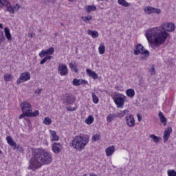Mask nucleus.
<instances>
[{"label": "nucleus", "instance_id": "c9c22d12", "mask_svg": "<svg viewBox=\"0 0 176 176\" xmlns=\"http://www.w3.org/2000/svg\"><path fill=\"white\" fill-rule=\"evenodd\" d=\"M73 85L74 86H80V85H82V82H80V80H78V79H76V78H74L73 80V82H72Z\"/></svg>", "mask_w": 176, "mask_h": 176}, {"label": "nucleus", "instance_id": "473e14b6", "mask_svg": "<svg viewBox=\"0 0 176 176\" xmlns=\"http://www.w3.org/2000/svg\"><path fill=\"white\" fill-rule=\"evenodd\" d=\"M47 60H52V56H47L44 58H43L41 60V61L40 62L41 65H43V64H45V63H46V61H47Z\"/></svg>", "mask_w": 176, "mask_h": 176}, {"label": "nucleus", "instance_id": "b1692460", "mask_svg": "<svg viewBox=\"0 0 176 176\" xmlns=\"http://www.w3.org/2000/svg\"><path fill=\"white\" fill-rule=\"evenodd\" d=\"M50 134L52 137V141H58L59 138L55 131L50 130Z\"/></svg>", "mask_w": 176, "mask_h": 176}, {"label": "nucleus", "instance_id": "f704fd0d", "mask_svg": "<svg viewBox=\"0 0 176 176\" xmlns=\"http://www.w3.org/2000/svg\"><path fill=\"white\" fill-rule=\"evenodd\" d=\"M0 3L1 4V8H3V6H6V8L10 3L9 1L7 0H0Z\"/></svg>", "mask_w": 176, "mask_h": 176}, {"label": "nucleus", "instance_id": "8fccbe9b", "mask_svg": "<svg viewBox=\"0 0 176 176\" xmlns=\"http://www.w3.org/2000/svg\"><path fill=\"white\" fill-rule=\"evenodd\" d=\"M80 82H82V85H83V83L85 85L86 83H87V81H86L85 80H80Z\"/></svg>", "mask_w": 176, "mask_h": 176}, {"label": "nucleus", "instance_id": "e433bc0d", "mask_svg": "<svg viewBox=\"0 0 176 176\" xmlns=\"http://www.w3.org/2000/svg\"><path fill=\"white\" fill-rule=\"evenodd\" d=\"M43 123L44 124H47V126H49V124H52V119H50L49 117H45Z\"/></svg>", "mask_w": 176, "mask_h": 176}, {"label": "nucleus", "instance_id": "a18cd8bd", "mask_svg": "<svg viewBox=\"0 0 176 176\" xmlns=\"http://www.w3.org/2000/svg\"><path fill=\"white\" fill-rule=\"evenodd\" d=\"M115 114H116V118H123V116H124L122 112L121 113H115Z\"/></svg>", "mask_w": 176, "mask_h": 176}, {"label": "nucleus", "instance_id": "a211bd4d", "mask_svg": "<svg viewBox=\"0 0 176 176\" xmlns=\"http://www.w3.org/2000/svg\"><path fill=\"white\" fill-rule=\"evenodd\" d=\"M28 118H36V116H39V111L36 110L34 112H32V109L31 111L26 113Z\"/></svg>", "mask_w": 176, "mask_h": 176}, {"label": "nucleus", "instance_id": "09e8293b", "mask_svg": "<svg viewBox=\"0 0 176 176\" xmlns=\"http://www.w3.org/2000/svg\"><path fill=\"white\" fill-rule=\"evenodd\" d=\"M122 115H124H124H126V113H129V111L126 110V109H125V110H124L123 111H122Z\"/></svg>", "mask_w": 176, "mask_h": 176}, {"label": "nucleus", "instance_id": "f3484780", "mask_svg": "<svg viewBox=\"0 0 176 176\" xmlns=\"http://www.w3.org/2000/svg\"><path fill=\"white\" fill-rule=\"evenodd\" d=\"M114 153H115V146H109L107 148H106L107 156H112V155H113Z\"/></svg>", "mask_w": 176, "mask_h": 176}, {"label": "nucleus", "instance_id": "9b49d317", "mask_svg": "<svg viewBox=\"0 0 176 176\" xmlns=\"http://www.w3.org/2000/svg\"><path fill=\"white\" fill-rule=\"evenodd\" d=\"M145 12H147L148 14H152V13H156V14H160L162 13V10L159 8H155L152 7L145 8Z\"/></svg>", "mask_w": 176, "mask_h": 176}, {"label": "nucleus", "instance_id": "c85d7f7f", "mask_svg": "<svg viewBox=\"0 0 176 176\" xmlns=\"http://www.w3.org/2000/svg\"><path fill=\"white\" fill-rule=\"evenodd\" d=\"M94 122V117L91 115L89 116L88 118L85 120V123L87 124H91Z\"/></svg>", "mask_w": 176, "mask_h": 176}, {"label": "nucleus", "instance_id": "6e6552de", "mask_svg": "<svg viewBox=\"0 0 176 176\" xmlns=\"http://www.w3.org/2000/svg\"><path fill=\"white\" fill-rule=\"evenodd\" d=\"M58 72L61 76H65L68 75V67L65 64H60L58 67Z\"/></svg>", "mask_w": 176, "mask_h": 176}, {"label": "nucleus", "instance_id": "de8ad7c7", "mask_svg": "<svg viewBox=\"0 0 176 176\" xmlns=\"http://www.w3.org/2000/svg\"><path fill=\"white\" fill-rule=\"evenodd\" d=\"M42 92V89H38L35 91V94H41V93Z\"/></svg>", "mask_w": 176, "mask_h": 176}, {"label": "nucleus", "instance_id": "9d476101", "mask_svg": "<svg viewBox=\"0 0 176 176\" xmlns=\"http://www.w3.org/2000/svg\"><path fill=\"white\" fill-rule=\"evenodd\" d=\"M75 97H74V96H72V94H68V95H65L63 97V103L64 104H74V102H75Z\"/></svg>", "mask_w": 176, "mask_h": 176}, {"label": "nucleus", "instance_id": "c03bdc74", "mask_svg": "<svg viewBox=\"0 0 176 176\" xmlns=\"http://www.w3.org/2000/svg\"><path fill=\"white\" fill-rule=\"evenodd\" d=\"M16 148H17V151H19V152H21V153H23L24 152V148H23L21 145H18Z\"/></svg>", "mask_w": 176, "mask_h": 176}, {"label": "nucleus", "instance_id": "5701e85b", "mask_svg": "<svg viewBox=\"0 0 176 176\" xmlns=\"http://www.w3.org/2000/svg\"><path fill=\"white\" fill-rule=\"evenodd\" d=\"M69 68H71L72 71H74L76 72V74H78L79 72V69H78V65L70 63L69 65Z\"/></svg>", "mask_w": 176, "mask_h": 176}, {"label": "nucleus", "instance_id": "dca6fc26", "mask_svg": "<svg viewBox=\"0 0 176 176\" xmlns=\"http://www.w3.org/2000/svg\"><path fill=\"white\" fill-rule=\"evenodd\" d=\"M158 116L160 118L161 123H162L164 126H166V124H167V118H166V116H164V114H163V113L160 111L158 113Z\"/></svg>", "mask_w": 176, "mask_h": 176}, {"label": "nucleus", "instance_id": "20e7f679", "mask_svg": "<svg viewBox=\"0 0 176 176\" xmlns=\"http://www.w3.org/2000/svg\"><path fill=\"white\" fill-rule=\"evenodd\" d=\"M21 108L23 113L19 116V119H23V118L27 116V113H30V111L32 109L31 104L28 102H23L21 103Z\"/></svg>", "mask_w": 176, "mask_h": 176}, {"label": "nucleus", "instance_id": "3c124183", "mask_svg": "<svg viewBox=\"0 0 176 176\" xmlns=\"http://www.w3.org/2000/svg\"><path fill=\"white\" fill-rule=\"evenodd\" d=\"M67 111H75V108H73V109H72V107H67Z\"/></svg>", "mask_w": 176, "mask_h": 176}, {"label": "nucleus", "instance_id": "4468645a", "mask_svg": "<svg viewBox=\"0 0 176 176\" xmlns=\"http://www.w3.org/2000/svg\"><path fill=\"white\" fill-rule=\"evenodd\" d=\"M6 140H7L8 144L10 146H12L13 149H16V148H17V145L16 144V142H14V140H13V138H12L11 136H7Z\"/></svg>", "mask_w": 176, "mask_h": 176}, {"label": "nucleus", "instance_id": "58836bf2", "mask_svg": "<svg viewBox=\"0 0 176 176\" xmlns=\"http://www.w3.org/2000/svg\"><path fill=\"white\" fill-rule=\"evenodd\" d=\"M20 8H21V6H20L19 3H16L14 6H12V9L14 10V13L18 12V10H20Z\"/></svg>", "mask_w": 176, "mask_h": 176}, {"label": "nucleus", "instance_id": "2f4dec72", "mask_svg": "<svg viewBox=\"0 0 176 176\" xmlns=\"http://www.w3.org/2000/svg\"><path fill=\"white\" fill-rule=\"evenodd\" d=\"M45 53L47 54V56H50L54 53V48L53 47H50L47 50H45Z\"/></svg>", "mask_w": 176, "mask_h": 176}, {"label": "nucleus", "instance_id": "39448f33", "mask_svg": "<svg viewBox=\"0 0 176 176\" xmlns=\"http://www.w3.org/2000/svg\"><path fill=\"white\" fill-rule=\"evenodd\" d=\"M140 54H142V56H144V57H149L150 52L149 51L145 50L142 45L138 44L135 50H134V54L135 56H138Z\"/></svg>", "mask_w": 176, "mask_h": 176}, {"label": "nucleus", "instance_id": "393cba45", "mask_svg": "<svg viewBox=\"0 0 176 176\" xmlns=\"http://www.w3.org/2000/svg\"><path fill=\"white\" fill-rule=\"evenodd\" d=\"M88 35H91L92 38H98V32L97 31H93V30H88L87 31Z\"/></svg>", "mask_w": 176, "mask_h": 176}, {"label": "nucleus", "instance_id": "4d7b16f0", "mask_svg": "<svg viewBox=\"0 0 176 176\" xmlns=\"http://www.w3.org/2000/svg\"><path fill=\"white\" fill-rule=\"evenodd\" d=\"M0 155H2V151L0 150Z\"/></svg>", "mask_w": 176, "mask_h": 176}, {"label": "nucleus", "instance_id": "1a4fd4ad", "mask_svg": "<svg viewBox=\"0 0 176 176\" xmlns=\"http://www.w3.org/2000/svg\"><path fill=\"white\" fill-rule=\"evenodd\" d=\"M126 122L128 127H134L135 126V120L134 116L131 114H128L126 116Z\"/></svg>", "mask_w": 176, "mask_h": 176}, {"label": "nucleus", "instance_id": "f03ea898", "mask_svg": "<svg viewBox=\"0 0 176 176\" xmlns=\"http://www.w3.org/2000/svg\"><path fill=\"white\" fill-rule=\"evenodd\" d=\"M53 162V157L50 153L43 150L37 149L34 152L33 157L29 161V170H36L41 168L42 166H47Z\"/></svg>", "mask_w": 176, "mask_h": 176}, {"label": "nucleus", "instance_id": "5fc2aeb1", "mask_svg": "<svg viewBox=\"0 0 176 176\" xmlns=\"http://www.w3.org/2000/svg\"><path fill=\"white\" fill-rule=\"evenodd\" d=\"M69 2H74V0H69Z\"/></svg>", "mask_w": 176, "mask_h": 176}, {"label": "nucleus", "instance_id": "49530a36", "mask_svg": "<svg viewBox=\"0 0 176 176\" xmlns=\"http://www.w3.org/2000/svg\"><path fill=\"white\" fill-rule=\"evenodd\" d=\"M138 122H141L142 120V116L141 114H137Z\"/></svg>", "mask_w": 176, "mask_h": 176}, {"label": "nucleus", "instance_id": "7ed1b4c3", "mask_svg": "<svg viewBox=\"0 0 176 176\" xmlns=\"http://www.w3.org/2000/svg\"><path fill=\"white\" fill-rule=\"evenodd\" d=\"M89 138L87 135H77L72 140L70 146L76 149L78 152L85 149V146L89 144Z\"/></svg>", "mask_w": 176, "mask_h": 176}, {"label": "nucleus", "instance_id": "aec40b11", "mask_svg": "<svg viewBox=\"0 0 176 176\" xmlns=\"http://www.w3.org/2000/svg\"><path fill=\"white\" fill-rule=\"evenodd\" d=\"M149 138L152 139V141L154 142L155 144H159L160 142V140H162V138L157 137L154 134L150 135Z\"/></svg>", "mask_w": 176, "mask_h": 176}, {"label": "nucleus", "instance_id": "f8f14e48", "mask_svg": "<svg viewBox=\"0 0 176 176\" xmlns=\"http://www.w3.org/2000/svg\"><path fill=\"white\" fill-rule=\"evenodd\" d=\"M173 133V129L171 127H168L164 132L163 139L164 142L166 144V141H168V138H170V134Z\"/></svg>", "mask_w": 176, "mask_h": 176}, {"label": "nucleus", "instance_id": "72a5a7b5", "mask_svg": "<svg viewBox=\"0 0 176 176\" xmlns=\"http://www.w3.org/2000/svg\"><path fill=\"white\" fill-rule=\"evenodd\" d=\"M92 98H93V102L94 104H98V97H97V95L94 92L92 93Z\"/></svg>", "mask_w": 176, "mask_h": 176}, {"label": "nucleus", "instance_id": "a878e982", "mask_svg": "<svg viewBox=\"0 0 176 176\" xmlns=\"http://www.w3.org/2000/svg\"><path fill=\"white\" fill-rule=\"evenodd\" d=\"M118 3L124 8H129V6H130V3L126 1V0H118Z\"/></svg>", "mask_w": 176, "mask_h": 176}, {"label": "nucleus", "instance_id": "79ce46f5", "mask_svg": "<svg viewBox=\"0 0 176 176\" xmlns=\"http://www.w3.org/2000/svg\"><path fill=\"white\" fill-rule=\"evenodd\" d=\"M39 57L43 58V57H45V56H47V54H46V51L45 50H43L38 54Z\"/></svg>", "mask_w": 176, "mask_h": 176}, {"label": "nucleus", "instance_id": "7c9ffc66", "mask_svg": "<svg viewBox=\"0 0 176 176\" xmlns=\"http://www.w3.org/2000/svg\"><path fill=\"white\" fill-rule=\"evenodd\" d=\"M13 79V76L12 74H6L4 75V80L6 82H10Z\"/></svg>", "mask_w": 176, "mask_h": 176}, {"label": "nucleus", "instance_id": "4be33fe9", "mask_svg": "<svg viewBox=\"0 0 176 176\" xmlns=\"http://www.w3.org/2000/svg\"><path fill=\"white\" fill-rule=\"evenodd\" d=\"M4 32H5V35H6V37L7 38V39L8 41H11L12 40V34H10V30H9V28H5Z\"/></svg>", "mask_w": 176, "mask_h": 176}, {"label": "nucleus", "instance_id": "2eb2a0df", "mask_svg": "<svg viewBox=\"0 0 176 176\" xmlns=\"http://www.w3.org/2000/svg\"><path fill=\"white\" fill-rule=\"evenodd\" d=\"M87 74L89 75V76L92 78V79H98V75L97 73H96V72L91 71L90 69H87Z\"/></svg>", "mask_w": 176, "mask_h": 176}, {"label": "nucleus", "instance_id": "052dcab7", "mask_svg": "<svg viewBox=\"0 0 176 176\" xmlns=\"http://www.w3.org/2000/svg\"><path fill=\"white\" fill-rule=\"evenodd\" d=\"M0 41H1V36H0Z\"/></svg>", "mask_w": 176, "mask_h": 176}, {"label": "nucleus", "instance_id": "603ef678", "mask_svg": "<svg viewBox=\"0 0 176 176\" xmlns=\"http://www.w3.org/2000/svg\"><path fill=\"white\" fill-rule=\"evenodd\" d=\"M0 36H2L1 39L3 38V32H0Z\"/></svg>", "mask_w": 176, "mask_h": 176}, {"label": "nucleus", "instance_id": "4c0bfd02", "mask_svg": "<svg viewBox=\"0 0 176 176\" xmlns=\"http://www.w3.org/2000/svg\"><path fill=\"white\" fill-rule=\"evenodd\" d=\"M100 138H101L100 134L94 135L92 136V141H94V142H96V141H100Z\"/></svg>", "mask_w": 176, "mask_h": 176}, {"label": "nucleus", "instance_id": "ea45409f", "mask_svg": "<svg viewBox=\"0 0 176 176\" xmlns=\"http://www.w3.org/2000/svg\"><path fill=\"white\" fill-rule=\"evenodd\" d=\"M92 19L93 16L91 15H89L85 16V18L83 19V21H85V23H89V21H91Z\"/></svg>", "mask_w": 176, "mask_h": 176}, {"label": "nucleus", "instance_id": "412c9836", "mask_svg": "<svg viewBox=\"0 0 176 176\" xmlns=\"http://www.w3.org/2000/svg\"><path fill=\"white\" fill-rule=\"evenodd\" d=\"M126 96L128 97H130L131 98H133L134 96H135V91L133 89H129L126 91Z\"/></svg>", "mask_w": 176, "mask_h": 176}, {"label": "nucleus", "instance_id": "37998d69", "mask_svg": "<svg viewBox=\"0 0 176 176\" xmlns=\"http://www.w3.org/2000/svg\"><path fill=\"white\" fill-rule=\"evenodd\" d=\"M151 72V75H155V65H151V68L148 70Z\"/></svg>", "mask_w": 176, "mask_h": 176}, {"label": "nucleus", "instance_id": "423d86ee", "mask_svg": "<svg viewBox=\"0 0 176 176\" xmlns=\"http://www.w3.org/2000/svg\"><path fill=\"white\" fill-rule=\"evenodd\" d=\"M31 79V74L28 72H25L22 73L18 80H16L17 85H21V83H23V82H27V80H30Z\"/></svg>", "mask_w": 176, "mask_h": 176}, {"label": "nucleus", "instance_id": "6e6d98bb", "mask_svg": "<svg viewBox=\"0 0 176 176\" xmlns=\"http://www.w3.org/2000/svg\"><path fill=\"white\" fill-rule=\"evenodd\" d=\"M0 8H2V4L0 3Z\"/></svg>", "mask_w": 176, "mask_h": 176}, {"label": "nucleus", "instance_id": "6ab92c4d", "mask_svg": "<svg viewBox=\"0 0 176 176\" xmlns=\"http://www.w3.org/2000/svg\"><path fill=\"white\" fill-rule=\"evenodd\" d=\"M96 10H97V7L96 6H88L85 7V12L87 13L96 12Z\"/></svg>", "mask_w": 176, "mask_h": 176}, {"label": "nucleus", "instance_id": "bf43d9fd", "mask_svg": "<svg viewBox=\"0 0 176 176\" xmlns=\"http://www.w3.org/2000/svg\"><path fill=\"white\" fill-rule=\"evenodd\" d=\"M82 19H85V17H84V16H82Z\"/></svg>", "mask_w": 176, "mask_h": 176}, {"label": "nucleus", "instance_id": "ddd939ff", "mask_svg": "<svg viewBox=\"0 0 176 176\" xmlns=\"http://www.w3.org/2000/svg\"><path fill=\"white\" fill-rule=\"evenodd\" d=\"M52 151L54 153H60L61 152V144L57 142L52 144Z\"/></svg>", "mask_w": 176, "mask_h": 176}, {"label": "nucleus", "instance_id": "a19ab883", "mask_svg": "<svg viewBox=\"0 0 176 176\" xmlns=\"http://www.w3.org/2000/svg\"><path fill=\"white\" fill-rule=\"evenodd\" d=\"M168 176H176V171L174 170H168Z\"/></svg>", "mask_w": 176, "mask_h": 176}, {"label": "nucleus", "instance_id": "864d4df0", "mask_svg": "<svg viewBox=\"0 0 176 176\" xmlns=\"http://www.w3.org/2000/svg\"><path fill=\"white\" fill-rule=\"evenodd\" d=\"M0 28H3V25H2V24L0 23Z\"/></svg>", "mask_w": 176, "mask_h": 176}, {"label": "nucleus", "instance_id": "f257e3e1", "mask_svg": "<svg viewBox=\"0 0 176 176\" xmlns=\"http://www.w3.org/2000/svg\"><path fill=\"white\" fill-rule=\"evenodd\" d=\"M162 30L159 28H152L148 29L145 34L148 43H154L156 47H159L160 45L166 42V39L168 38V33L175 31V25L173 23L162 25Z\"/></svg>", "mask_w": 176, "mask_h": 176}, {"label": "nucleus", "instance_id": "c756f323", "mask_svg": "<svg viewBox=\"0 0 176 176\" xmlns=\"http://www.w3.org/2000/svg\"><path fill=\"white\" fill-rule=\"evenodd\" d=\"M7 8V12H9V13H11L12 14H14V10L13 9V6L10 3L6 7Z\"/></svg>", "mask_w": 176, "mask_h": 176}, {"label": "nucleus", "instance_id": "bb28decb", "mask_svg": "<svg viewBox=\"0 0 176 176\" xmlns=\"http://www.w3.org/2000/svg\"><path fill=\"white\" fill-rule=\"evenodd\" d=\"M98 50L100 54H104V53H105V45H104L102 43H100Z\"/></svg>", "mask_w": 176, "mask_h": 176}, {"label": "nucleus", "instance_id": "13d9d810", "mask_svg": "<svg viewBox=\"0 0 176 176\" xmlns=\"http://www.w3.org/2000/svg\"><path fill=\"white\" fill-rule=\"evenodd\" d=\"M31 38H32L34 36H32V34L30 35Z\"/></svg>", "mask_w": 176, "mask_h": 176}, {"label": "nucleus", "instance_id": "0eeeda50", "mask_svg": "<svg viewBox=\"0 0 176 176\" xmlns=\"http://www.w3.org/2000/svg\"><path fill=\"white\" fill-rule=\"evenodd\" d=\"M124 98H126V96H123V97L116 96L113 98V101L118 108H123V106L124 105Z\"/></svg>", "mask_w": 176, "mask_h": 176}, {"label": "nucleus", "instance_id": "cd10ccee", "mask_svg": "<svg viewBox=\"0 0 176 176\" xmlns=\"http://www.w3.org/2000/svg\"><path fill=\"white\" fill-rule=\"evenodd\" d=\"M115 118H116V116L115 113H110L107 116V121L109 123H111V122H112V120H113V119H115Z\"/></svg>", "mask_w": 176, "mask_h": 176}]
</instances>
